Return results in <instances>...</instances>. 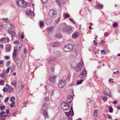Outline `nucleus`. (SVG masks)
<instances>
[{"instance_id": "obj_34", "label": "nucleus", "mask_w": 120, "mask_h": 120, "mask_svg": "<svg viewBox=\"0 0 120 120\" xmlns=\"http://www.w3.org/2000/svg\"><path fill=\"white\" fill-rule=\"evenodd\" d=\"M109 112H112L113 110V109L112 107L110 106H109Z\"/></svg>"}, {"instance_id": "obj_17", "label": "nucleus", "mask_w": 120, "mask_h": 120, "mask_svg": "<svg viewBox=\"0 0 120 120\" xmlns=\"http://www.w3.org/2000/svg\"><path fill=\"white\" fill-rule=\"evenodd\" d=\"M48 107V105L47 103H45L43 105L42 109L43 110H44L47 109Z\"/></svg>"}, {"instance_id": "obj_19", "label": "nucleus", "mask_w": 120, "mask_h": 120, "mask_svg": "<svg viewBox=\"0 0 120 120\" xmlns=\"http://www.w3.org/2000/svg\"><path fill=\"white\" fill-rule=\"evenodd\" d=\"M79 34L78 33H75L72 36V37L74 38H75L79 36Z\"/></svg>"}, {"instance_id": "obj_61", "label": "nucleus", "mask_w": 120, "mask_h": 120, "mask_svg": "<svg viewBox=\"0 0 120 120\" xmlns=\"http://www.w3.org/2000/svg\"><path fill=\"white\" fill-rule=\"evenodd\" d=\"M17 114V113L16 112H15L12 114V115L15 116Z\"/></svg>"}, {"instance_id": "obj_47", "label": "nucleus", "mask_w": 120, "mask_h": 120, "mask_svg": "<svg viewBox=\"0 0 120 120\" xmlns=\"http://www.w3.org/2000/svg\"><path fill=\"white\" fill-rule=\"evenodd\" d=\"M8 32L10 34H13V32L10 29L8 30Z\"/></svg>"}, {"instance_id": "obj_59", "label": "nucleus", "mask_w": 120, "mask_h": 120, "mask_svg": "<svg viewBox=\"0 0 120 120\" xmlns=\"http://www.w3.org/2000/svg\"><path fill=\"white\" fill-rule=\"evenodd\" d=\"M10 115H8V114H7L6 115H5L4 116V117H8V116Z\"/></svg>"}, {"instance_id": "obj_32", "label": "nucleus", "mask_w": 120, "mask_h": 120, "mask_svg": "<svg viewBox=\"0 0 120 120\" xmlns=\"http://www.w3.org/2000/svg\"><path fill=\"white\" fill-rule=\"evenodd\" d=\"M56 37L57 38H61L62 37V36L60 34H58L56 35Z\"/></svg>"}, {"instance_id": "obj_28", "label": "nucleus", "mask_w": 120, "mask_h": 120, "mask_svg": "<svg viewBox=\"0 0 120 120\" xmlns=\"http://www.w3.org/2000/svg\"><path fill=\"white\" fill-rule=\"evenodd\" d=\"M83 79H82L80 80H79L77 82V84L78 85L81 83L83 81Z\"/></svg>"}, {"instance_id": "obj_64", "label": "nucleus", "mask_w": 120, "mask_h": 120, "mask_svg": "<svg viewBox=\"0 0 120 120\" xmlns=\"http://www.w3.org/2000/svg\"><path fill=\"white\" fill-rule=\"evenodd\" d=\"M5 59L8 60L9 58V57L8 56H5Z\"/></svg>"}, {"instance_id": "obj_31", "label": "nucleus", "mask_w": 120, "mask_h": 120, "mask_svg": "<svg viewBox=\"0 0 120 120\" xmlns=\"http://www.w3.org/2000/svg\"><path fill=\"white\" fill-rule=\"evenodd\" d=\"M96 7L97 8H102L103 7V5H100L99 4H98L97 6Z\"/></svg>"}, {"instance_id": "obj_2", "label": "nucleus", "mask_w": 120, "mask_h": 120, "mask_svg": "<svg viewBox=\"0 0 120 120\" xmlns=\"http://www.w3.org/2000/svg\"><path fill=\"white\" fill-rule=\"evenodd\" d=\"M73 49V46L71 44H69L65 46L64 49V51L65 52H70Z\"/></svg>"}, {"instance_id": "obj_51", "label": "nucleus", "mask_w": 120, "mask_h": 120, "mask_svg": "<svg viewBox=\"0 0 120 120\" xmlns=\"http://www.w3.org/2000/svg\"><path fill=\"white\" fill-rule=\"evenodd\" d=\"M41 1L43 3H45L47 2L48 0H41Z\"/></svg>"}, {"instance_id": "obj_25", "label": "nucleus", "mask_w": 120, "mask_h": 120, "mask_svg": "<svg viewBox=\"0 0 120 120\" xmlns=\"http://www.w3.org/2000/svg\"><path fill=\"white\" fill-rule=\"evenodd\" d=\"M33 12L31 11H27L26 12V13L27 15H29L31 14Z\"/></svg>"}, {"instance_id": "obj_42", "label": "nucleus", "mask_w": 120, "mask_h": 120, "mask_svg": "<svg viewBox=\"0 0 120 120\" xmlns=\"http://www.w3.org/2000/svg\"><path fill=\"white\" fill-rule=\"evenodd\" d=\"M9 97H7V98H5V99L4 101V102L5 103H6L9 100Z\"/></svg>"}, {"instance_id": "obj_13", "label": "nucleus", "mask_w": 120, "mask_h": 120, "mask_svg": "<svg viewBox=\"0 0 120 120\" xmlns=\"http://www.w3.org/2000/svg\"><path fill=\"white\" fill-rule=\"evenodd\" d=\"M56 78V76L52 75L51 77H50L49 78V79L51 82H53L55 81Z\"/></svg>"}, {"instance_id": "obj_21", "label": "nucleus", "mask_w": 120, "mask_h": 120, "mask_svg": "<svg viewBox=\"0 0 120 120\" xmlns=\"http://www.w3.org/2000/svg\"><path fill=\"white\" fill-rule=\"evenodd\" d=\"M60 45V43L59 42H56L54 43L52 45L53 46L56 47Z\"/></svg>"}, {"instance_id": "obj_23", "label": "nucleus", "mask_w": 120, "mask_h": 120, "mask_svg": "<svg viewBox=\"0 0 120 120\" xmlns=\"http://www.w3.org/2000/svg\"><path fill=\"white\" fill-rule=\"evenodd\" d=\"M17 54L16 50L15 49H14L13 52V56L14 57H16L17 55Z\"/></svg>"}, {"instance_id": "obj_38", "label": "nucleus", "mask_w": 120, "mask_h": 120, "mask_svg": "<svg viewBox=\"0 0 120 120\" xmlns=\"http://www.w3.org/2000/svg\"><path fill=\"white\" fill-rule=\"evenodd\" d=\"M67 0H60L61 3L63 4H65L66 3Z\"/></svg>"}, {"instance_id": "obj_16", "label": "nucleus", "mask_w": 120, "mask_h": 120, "mask_svg": "<svg viewBox=\"0 0 120 120\" xmlns=\"http://www.w3.org/2000/svg\"><path fill=\"white\" fill-rule=\"evenodd\" d=\"M44 22L42 20H40L39 22L40 26L41 28H42L44 26Z\"/></svg>"}, {"instance_id": "obj_22", "label": "nucleus", "mask_w": 120, "mask_h": 120, "mask_svg": "<svg viewBox=\"0 0 120 120\" xmlns=\"http://www.w3.org/2000/svg\"><path fill=\"white\" fill-rule=\"evenodd\" d=\"M54 60V59L53 58L51 57L49 58L48 60V63L49 64L51 63Z\"/></svg>"}, {"instance_id": "obj_46", "label": "nucleus", "mask_w": 120, "mask_h": 120, "mask_svg": "<svg viewBox=\"0 0 120 120\" xmlns=\"http://www.w3.org/2000/svg\"><path fill=\"white\" fill-rule=\"evenodd\" d=\"M71 96L70 95H68L67 97V101H68V100H69L70 99H71Z\"/></svg>"}, {"instance_id": "obj_36", "label": "nucleus", "mask_w": 120, "mask_h": 120, "mask_svg": "<svg viewBox=\"0 0 120 120\" xmlns=\"http://www.w3.org/2000/svg\"><path fill=\"white\" fill-rule=\"evenodd\" d=\"M10 68V67H9L6 69V72L7 74H8L9 73Z\"/></svg>"}, {"instance_id": "obj_43", "label": "nucleus", "mask_w": 120, "mask_h": 120, "mask_svg": "<svg viewBox=\"0 0 120 120\" xmlns=\"http://www.w3.org/2000/svg\"><path fill=\"white\" fill-rule=\"evenodd\" d=\"M103 93L106 96H107L108 95V93L105 91H104L103 92Z\"/></svg>"}, {"instance_id": "obj_14", "label": "nucleus", "mask_w": 120, "mask_h": 120, "mask_svg": "<svg viewBox=\"0 0 120 120\" xmlns=\"http://www.w3.org/2000/svg\"><path fill=\"white\" fill-rule=\"evenodd\" d=\"M11 46L8 45L6 46L5 48V51L6 52H9L11 50Z\"/></svg>"}, {"instance_id": "obj_10", "label": "nucleus", "mask_w": 120, "mask_h": 120, "mask_svg": "<svg viewBox=\"0 0 120 120\" xmlns=\"http://www.w3.org/2000/svg\"><path fill=\"white\" fill-rule=\"evenodd\" d=\"M54 29V27L53 26L48 27L47 29L48 34L52 33Z\"/></svg>"}, {"instance_id": "obj_55", "label": "nucleus", "mask_w": 120, "mask_h": 120, "mask_svg": "<svg viewBox=\"0 0 120 120\" xmlns=\"http://www.w3.org/2000/svg\"><path fill=\"white\" fill-rule=\"evenodd\" d=\"M27 50L26 49V48H25L24 49V53H25L26 54V53H27Z\"/></svg>"}, {"instance_id": "obj_5", "label": "nucleus", "mask_w": 120, "mask_h": 120, "mask_svg": "<svg viewBox=\"0 0 120 120\" xmlns=\"http://www.w3.org/2000/svg\"><path fill=\"white\" fill-rule=\"evenodd\" d=\"M66 81L62 80H60L58 83L59 88L61 89H63L66 85Z\"/></svg>"}, {"instance_id": "obj_45", "label": "nucleus", "mask_w": 120, "mask_h": 120, "mask_svg": "<svg viewBox=\"0 0 120 120\" xmlns=\"http://www.w3.org/2000/svg\"><path fill=\"white\" fill-rule=\"evenodd\" d=\"M10 63V61H8L6 64V66L8 67L9 66Z\"/></svg>"}, {"instance_id": "obj_26", "label": "nucleus", "mask_w": 120, "mask_h": 120, "mask_svg": "<svg viewBox=\"0 0 120 120\" xmlns=\"http://www.w3.org/2000/svg\"><path fill=\"white\" fill-rule=\"evenodd\" d=\"M97 110L94 111V117H97Z\"/></svg>"}, {"instance_id": "obj_48", "label": "nucleus", "mask_w": 120, "mask_h": 120, "mask_svg": "<svg viewBox=\"0 0 120 120\" xmlns=\"http://www.w3.org/2000/svg\"><path fill=\"white\" fill-rule=\"evenodd\" d=\"M15 104V102H12V103L10 105V107L11 108L12 107L14 106V105Z\"/></svg>"}, {"instance_id": "obj_39", "label": "nucleus", "mask_w": 120, "mask_h": 120, "mask_svg": "<svg viewBox=\"0 0 120 120\" xmlns=\"http://www.w3.org/2000/svg\"><path fill=\"white\" fill-rule=\"evenodd\" d=\"M5 106L3 105L1 106L0 108V109L1 110H3L5 108Z\"/></svg>"}, {"instance_id": "obj_24", "label": "nucleus", "mask_w": 120, "mask_h": 120, "mask_svg": "<svg viewBox=\"0 0 120 120\" xmlns=\"http://www.w3.org/2000/svg\"><path fill=\"white\" fill-rule=\"evenodd\" d=\"M63 17L64 18H66L69 17V15L67 13H65Z\"/></svg>"}, {"instance_id": "obj_12", "label": "nucleus", "mask_w": 120, "mask_h": 120, "mask_svg": "<svg viewBox=\"0 0 120 120\" xmlns=\"http://www.w3.org/2000/svg\"><path fill=\"white\" fill-rule=\"evenodd\" d=\"M43 113L45 118H48L49 117V116L48 115L47 110H44L43 112Z\"/></svg>"}, {"instance_id": "obj_50", "label": "nucleus", "mask_w": 120, "mask_h": 120, "mask_svg": "<svg viewBox=\"0 0 120 120\" xmlns=\"http://www.w3.org/2000/svg\"><path fill=\"white\" fill-rule=\"evenodd\" d=\"M4 83V81L3 80H1L0 81V85H3Z\"/></svg>"}, {"instance_id": "obj_62", "label": "nucleus", "mask_w": 120, "mask_h": 120, "mask_svg": "<svg viewBox=\"0 0 120 120\" xmlns=\"http://www.w3.org/2000/svg\"><path fill=\"white\" fill-rule=\"evenodd\" d=\"M108 117L109 119H112V116L110 115H108Z\"/></svg>"}, {"instance_id": "obj_18", "label": "nucleus", "mask_w": 120, "mask_h": 120, "mask_svg": "<svg viewBox=\"0 0 120 120\" xmlns=\"http://www.w3.org/2000/svg\"><path fill=\"white\" fill-rule=\"evenodd\" d=\"M6 112L4 111L1 112L0 113V117L1 118H4V116Z\"/></svg>"}, {"instance_id": "obj_49", "label": "nucleus", "mask_w": 120, "mask_h": 120, "mask_svg": "<svg viewBox=\"0 0 120 120\" xmlns=\"http://www.w3.org/2000/svg\"><path fill=\"white\" fill-rule=\"evenodd\" d=\"M15 67L14 66H13L12 67V68H11V71H12L13 72L15 70Z\"/></svg>"}, {"instance_id": "obj_15", "label": "nucleus", "mask_w": 120, "mask_h": 120, "mask_svg": "<svg viewBox=\"0 0 120 120\" xmlns=\"http://www.w3.org/2000/svg\"><path fill=\"white\" fill-rule=\"evenodd\" d=\"M17 64L19 67L21 68H22V64L21 60H19V62L17 63Z\"/></svg>"}, {"instance_id": "obj_60", "label": "nucleus", "mask_w": 120, "mask_h": 120, "mask_svg": "<svg viewBox=\"0 0 120 120\" xmlns=\"http://www.w3.org/2000/svg\"><path fill=\"white\" fill-rule=\"evenodd\" d=\"M3 47L4 46L2 44H0V47L2 49H3Z\"/></svg>"}, {"instance_id": "obj_9", "label": "nucleus", "mask_w": 120, "mask_h": 120, "mask_svg": "<svg viewBox=\"0 0 120 120\" xmlns=\"http://www.w3.org/2000/svg\"><path fill=\"white\" fill-rule=\"evenodd\" d=\"M19 41L16 40L14 41V43L15 44H18V45L17 46V49H19L20 50V49L22 47V44L20 43H19Z\"/></svg>"}, {"instance_id": "obj_57", "label": "nucleus", "mask_w": 120, "mask_h": 120, "mask_svg": "<svg viewBox=\"0 0 120 120\" xmlns=\"http://www.w3.org/2000/svg\"><path fill=\"white\" fill-rule=\"evenodd\" d=\"M10 26L11 29H12L14 28V26L12 24H10Z\"/></svg>"}, {"instance_id": "obj_41", "label": "nucleus", "mask_w": 120, "mask_h": 120, "mask_svg": "<svg viewBox=\"0 0 120 120\" xmlns=\"http://www.w3.org/2000/svg\"><path fill=\"white\" fill-rule=\"evenodd\" d=\"M5 41L6 42H8L9 41V39L7 37L5 38Z\"/></svg>"}, {"instance_id": "obj_29", "label": "nucleus", "mask_w": 120, "mask_h": 120, "mask_svg": "<svg viewBox=\"0 0 120 120\" xmlns=\"http://www.w3.org/2000/svg\"><path fill=\"white\" fill-rule=\"evenodd\" d=\"M47 95V96L45 98V101H47L48 100L49 98V94L48 93V94H46Z\"/></svg>"}, {"instance_id": "obj_30", "label": "nucleus", "mask_w": 120, "mask_h": 120, "mask_svg": "<svg viewBox=\"0 0 120 120\" xmlns=\"http://www.w3.org/2000/svg\"><path fill=\"white\" fill-rule=\"evenodd\" d=\"M49 71L50 72V71L51 72V73L53 72L54 71L53 67H51L50 68L49 70Z\"/></svg>"}, {"instance_id": "obj_40", "label": "nucleus", "mask_w": 120, "mask_h": 120, "mask_svg": "<svg viewBox=\"0 0 120 120\" xmlns=\"http://www.w3.org/2000/svg\"><path fill=\"white\" fill-rule=\"evenodd\" d=\"M118 26V24L116 23H114L113 25V26L114 27H116Z\"/></svg>"}, {"instance_id": "obj_58", "label": "nucleus", "mask_w": 120, "mask_h": 120, "mask_svg": "<svg viewBox=\"0 0 120 120\" xmlns=\"http://www.w3.org/2000/svg\"><path fill=\"white\" fill-rule=\"evenodd\" d=\"M5 40V38H2L1 39H0V41H4Z\"/></svg>"}, {"instance_id": "obj_8", "label": "nucleus", "mask_w": 120, "mask_h": 120, "mask_svg": "<svg viewBox=\"0 0 120 120\" xmlns=\"http://www.w3.org/2000/svg\"><path fill=\"white\" fill-rule=\"evenodd\" d=\"M56 11L53 10H51L49 12V15L51 17H55L56 15Z\"/></svg>"}, {"instance_id": "obj_52", "label": "nucleus", "mask_w": 120, "mask_h": 120, "mask_svg": "<svg viewBox=\"0 0 120 120\" xmlns=\"http://www.w3.org/2000/svg\"><path fill=\"white\" fill-rule=\"evenodd\" d=\"M107 98L106 97H104L103 98V100L104 101H106L107 100Z\"/></svg>"}, {"instance_id": "obj_1", "label": "nucleus", "mask_w": 120, "mask_h": 120, "mask_svg": "<svg viewBox=\"0 0 120 120\" xmlns=\"http://www.w3.org/2000/svg\"><path fill=\"white\" fill-rule=\"evenodd\" d=\"M83 64V62L82 61L76 64V66L75 68V69L77 72H79L81 70Z\"/></svg>"}, {"instance_id": "obj_63", "label": "nucleus", "mask_w": 120, "mask_h": 120, "mask_svg": "<svg viewBox=\"0 0 120 120\" xmlns=\"http://www.w3.org/2000/svg\"><path fill=\"white\" fill-rule=\"evenodd\" d=\"M6 112L7 114H8L9 112V110L8 109H7L6 110Z\"/></svg>"}, {"instance_id": "obj_35", "label": "nucleus", "mask_w": 120, "mask_h": 120, "mask_svg": "<svg viewBox=\"0 0 120 120\" xmlns=\"http://www.w3.org/2000/svg\"><path fill=\"white\" fill-rule=\"evenodd\" d=\"M15 100V98L14 96H12L10 99V101L12 102H14Z\"/></svg>"}, {"instance_id": "obj_53", "label": "nucleus", "mask_w": 120, "mask_h": 120, "mask_svg": "<svg viewBox=\"0 0 120 120\" xmlns=\"http://www.w3.org/2000/svg\"><path fill=\"white\" fill-rule=\"evenodd\" d=\"M60 20V19L59 18H58L57 20H56L55 21V23H57Z\"/></svg>"}, {"instance_id": "obj_7", "label": "nucleus", "mask_w": 120, "mask_h": 120, "mask_svg": "<svg viewBox=\"0 0 120 120\" xmlns=\"http://www.w3.org/2000/svg\"><path fill=\"white\" fill-rule=\"evenodd\" d=\"M67 116L69 117L70 115L72 116L74 114V111L73 110V107H71L70 108V111L68 112H66L65 113Z\"/></svg>"}, {"instance_id": "obj_11", "label": "nucleus", "mask_w": 120, "mask_h": 120, "mask_svg": "<svg viewBox=\"0 0 120 120\" xmlns=\"http://www.w3.org/2000/svg\"><path fill=\"white\" fill-rule=\"evenodd\" d=\"M86 72V70L85 68H84L82 72L80 74L79 77L81 78H82L85 76Z\"/></svg>"}, {"instance_id": "obj_33", "label": "nucleus", "mask_w": 120, "mask_h": 120, "mask_svg": "<svg viewBox=\"0 0 120 120\" xmlns=\"http://www.w3.org/2000/svg\"><path fill=\"white\" fill-rule=\"evenodd\" d=\"M5 72H4L3 73H1L0 74V76L2 78H3L5 75Z\"/></svg>"}, {"instance_id": "obj_27", "label": "nucleus", "mask_w": 120, "mask_h": 120, "mask_svg": "<svg viewBox=\"0 0 120 120\" xmlns=\"http://www.w3.org/2000/svg\"><path fill=\"white\" fill-rule=\"evenodd\" d=\"M9 90L10 92L12 93L13 92V89L11 86H9Z\"/></svg>"}, {"instance_id": "obj_54", "label": "nucleus", "mask_w": 120, "mask_h": 120, "mask_svg": "<svg viewBox=\"0 0 120 120\" xmlns=\"http://www.w3.org/2000/svg\"><path fill=\"white\" fill-rule=\"evenodd\" d=\"M94 45H98V43L97 42H96V41L95 40H94Z\"/></svg>"}, {"instance_id": "obj_6", "label": "nucleus", "mask_w": 120, "mask_h": 120, "mask_svg": "<svg viewBox=\"0 0 120 120\" xmlns=\"http://www.w3.org/2000/svg\"><path fill=\"white\" fill-rule=\"evenodd\" d=\"M62 30L63 33H71L72 32V29L71 28L69 29L66 27H64L62 28Z\"/></svg>"}, {"instance_id": "obj_4", "label": "nucleus", "mask_w": 120, "mask_h": 120, "mask_svg": "<svg viewBox=\"0 0 120 120\" xmlns=\"http://www.w3.org/2000/svg\"><path fill=\"white\" fill-rule=\"evenodd\" d=\"M61 107L62 109L65 111L68 110L69 108V107L67 103L65 102L61 103Z\"/></svg>"}, {"instance_id": "obj_20", "label": "nucleus", "mask_w": 120, "mask_h": 120, "mask_svg": "<svg viewBox=\"0 0 120 120\" xmlns=\"http://www.w3.org/2000/svg\"><path fill=\"white\" fill-rule=\"evenodd\" d=\"M12 84L13 85L16 87L17 82L16 80H14L12 81Z\"/></svg>"}, {"instance_id": "obj_44", "label": "nucleus", "mask_w": 120, "mask_h": 120, "mask_svg": "<svg viewBox=\"0 0 120 120\" xmlns=\"http://www.w3.org/2000/svg\"><path fill=\"white\" fill-rule=\"evenodd\" d=\"M54 91H52V92L51 94V96H54Z\"/></svg>"}, {"instance_id": "obj_56", "label": "nucleus", "mask_w": 120, "mask_h": 120, "mask_svg": "<svg viewBox=\"0 0 120 120\" xmlns=\"http://www.w3.org/2000/svg\"><path fill=\"white\" fill-rule=\"evenodd\" d=\"M101 53L103 55H104L105 53V51L104 50H101Z\"/></svg>"}, {"instance_id": "obj_3", "label": "nucleus", "mask_w": 120, "mask_h": 120, "mask_svg": "<svg viewBox=\"0 0 120 120\" xmlns=\"http://www.w3.org/2000/svg\"><path fill=\"white\" fill-rule=\"evenodd\" d=\"M17 5L20 7H24L26 6V2L24 0H19L16 2Z\"/></svg>"}, {"instance_id": "obj_37", "label": "nucleus", "mask_w": 120, "mask_h": 120, "mask_svg": "<svg viewBox=\"0 0 120 120\" xmlns=\"http://www.w3.org/2000/svg\"><path fill=\"white\" fill-rule=\"evenodd\" d=\"M8 89L7 88H6V87H4L3 89V91L4 92H7L8 91Z\"/></svg>"}]
</instances>
